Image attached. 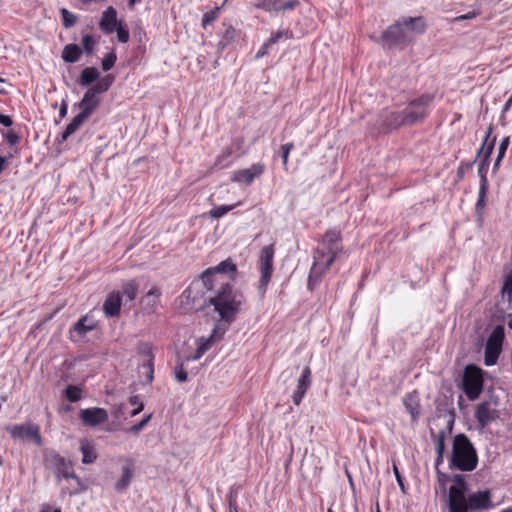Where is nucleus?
Returning a JSON list of instances; mask_svg holds the SVG:
<instances>
[{
  "mask_svg": "<svg viewBox=\"0 0 512 512\" xmlns=\"http://www.w3.org/2000/svg\"><path fill=\"white\" fill-rule=\"evenodd\" d=\"M43 465L46 469L52 470L57 480L74 479L80 482V477L72 470V464L65 457L61 456L56 450L46 448L43 451Z\"/></svg>",
  "mask_w": 512,
  "mask_h": 512,
  "instance_id": "6",
  "label": "nucleus"
},
{
  "mask_svg": "<svg viewBox=\"0 0 512 512\" xmlns=\"http://www.w3.org/2000/svg\"><path fill=\"white\" fill-rule=\"evenodd\" d=\"M101 97L95 95L88 89L85 91L82 98L83 111H81L87 117H91L92 114L98 109L101 104Z\"/></svg>",
  "mask_w": 512,
  "mask_h": 512,
  "instance_id": "28",
  "label": "nucleus"
},
{
  "mask_svg": "<svg viewBox=\"0 0 512 512\" xmlns=\"http://www.w3.org/2000/svg\"><path fill=\"white\" fill-rule=\"evenodd\" d=\"M78 417L84 426L95 427L108 420V413L104 408L91 407L80 409Z\"/></svg>",
  "mask_w": 512,
  "mask_h": 512,
  "instance_id": "14",
  "label": "nucleus"
},
{
  "mask_svg": "<svg viewBox=\"0 0 512 512\" xmlns=\"http://www.w3.org/2000/svg\"><path fill=\"white\" fill-rule=\"evenodd\" d=\"M311 377L312 373L310 367H304V369L302 370V374L297 381V387L292 394V402L294 405L299 406L301 404L306 392L311 386Z\"/></svg>",
  "mask_w": 512,
  "mask_h": 512,
  "instance_id": "20",
  "label": "nucleus"
},
{
  "mask_svg": "<svg viewBox=\"0 0 512 512\" xmlns=\"http://www.w3.org/2000/svg\"><path fill=\"white\" fill-rule=\"evenodd\" d=\"M438 489L441 491L443 497H446L447 484L452 481V476L443 471L436 472Z\"/></svg>",
  "mask_w": 512,
  "mask_h": 512,
  "instance_id": "54",
  "label": "nucleus"
},
{
  "mask_svg": "<svg viewBox=\"0 0 512 512\" xmlns=\"http://www.w3.org/2000/svg\"><path fill=\"white\" fill-rule=\"evenodd\" d=\"M97 43H98V41L94 35H92V34L83 35V37L81 39L82 53L85 52L87 55L93 54Z\"/></svg>",
  "mask_w": 512,
  "mask_h": 512,
  "instance_id": "45",
  "label": "nucleus"
},
{
  "mask_svg": "<svg viewBox=\"0 0 512 512\" xmlns=\"http://www.w3.org/2000/svg\"><path fill=\"white\" fill-rule=\"evenodd\" d=\"M221 12V7L215 6L213 9L205 12L202 17L201 26L203 29H207V27L216 21L219 18Z\"/></svg>",
  "mask_w": 512,
  "mask_h": 512,
  "instance_id": "48",
  "label": "nucleus"
},
{
  "mask_svg": "<svg viewBox=\"0 0 512 512\" xmlns=\"http://www.w3.org/2000/svg\"><path fill=\"white\" fill-rule=\"evenodd\" d=\"M300 5L299 0H258L254 3V8L265 12L280 13L292 11Z\"/></svg>",
  "mask_w": 512,
  "mask_h": 512,
  "instance_id": "13",
  "label": "nucleus"
},
{
  "mask_svg": "<svg viewBox=\"0 0 512 512\" xmlns=\"http://www.w3.org/2000/svg\"><path fill=\"white\" fill-rule=\"evenodd\" d=\"M274 255L275 249L273 244L264 246L260 250L259 259L257 262V266L260 272L257 291L261 298H264L273 275Z\"/></svg>",
  "mask_w": 512,
  "mask_h": 512,
  "instance_id": "7",
  "label": "nucleus"
},
{
  "mask_svg": "<svg viewBox=\"0 0 512 512\" xmlns=\"http://www.w3.org/2000/svg\"><path fill=\"white\" fill-rule=\"evenodd\" d=\"M501 351V347L486 344L484 351V364L488 367L495 365L498 361Z\"/></svg>",
  "mask_w": 512,
  "mask_h": 512,
  "instance_id": "39",
  "label": "nucleus"
},
{
  "mask_svg": "<svg viewBox=\"0 0 512 512\" xmlns=\"http://www.w3.org/2000/svg\"><path fill=\"white\" fill-rule=\"evenodd\" d=\"M476 163V159L472 161H461L457 171H456V182H461L465 178V174L467 171L471 170L474 164Z\"/></svg>",
  "mask_w": 512,
  "mask_h": 512,
  "instance_id": "52",
  "label": "nucleus"
},
{
  "mask_svg": "<svg viewBox=\"0 0 512 512\" xmlns=\"http://www.w3.org/2000/svg\"><path fill=\"white\" fill-rule=\"evenodd\" d=\"M294 143L293 142H288V143H285V144H282L281 147H280V150L274 154V158L276 157V155H279L282 159V164H283V168L284 170H288V160H289V155H290V152L292 149H294Z\"/></svg>",
  "mask_w": 512,
  "mask_h": 512,
  "instance_id": "47",
  "label": "nucleus"
},
{
  "mask_svg": "<svg viewBox=\"0 0 512 512\" xmlns=\"http://www.w3.org/2000/svg\"><path fill=\"white\" fill-rule=\"evenodd\" d=\"M230 325H227V324H224V323H221V324H215L212 331H211V334L209 335V339L213 342V343H216L220 340H222L228 330Z\"/></svg>",
  "mask_w": 512,
  "mask_h": 512,
  "instance_id": "49",
  "label": "nucleus"
},
{
  "mask_svg": "<svg viewBox=\"0 0 512 512\" xmlns=\"http://www.w3.org/2000/svg\"><path fill=\"white\" fill-rule=\"evenodd\" d=\"M214 343L208 337H200L196 340L197 354L204 355Z\"/></svg>",
  "mask_w": 512,
  "mask_h": 512,
  "instance_id": "62",
  "label": "nucleus"
},
{
  "mask_svg": "<svg viewBox=\"0 0 512 512\" xmlns=\"http://www.w3.org/2000/svg\"><path fill=\"white\" fill-rule=\"evenodd\" d=\"M474 417L481 428H485L489 423L495 421L499 417V413L496 409L490 408L488 401L479 403L476 407Z\"/></svg>",
  "mask_w": 512,
  "mask_h": 512,
  "instance_id": "21",
  "label": "nucleus"
},
{
  "mask_svg": "<svg viewBox=\"0 0 512 512\" xmlns=\"http://www.w3.org/2000/svg\"><path fill=\"white\" fill-rule=\"evenodd\" d=\"M153 414L149 413L145 415L138 423L132 425L131 427L127 428V432L137 435L139 432H141L145 426L149 423V421L152 419Z\"/></svg>",
  "mask_w": 512,
  "mask_h": 512,
  "instance_id": "61",
  "label": "nucleus"
},
{
  "mask_svg": "<svg viewBox=\"0 0 512 512\" xmlns=\"http://www.w3.org/2000/svg\"><path fill=\"white\" fill-rule=\"evenodd\" d=\"M115 79L116 77L112 73L106 74L103 77L100 76V78L95 82V84L88 88V90L94 93L95 95L100 96L112 87V85L115 82Z\"/></svg>",
  "mask_w": 512,
  "mask_h": 512,
  "instance_id": "29",
  "label": "nucleus"
},
{
  "mask_svg": "<svg viewBox=\"0 0 512 512\" xmlns=\"http://www.w3.org/2000/svg\"><path fill=\"white\" fill-rule=\"evenodd\" d=\"M424 16L400 17L389 25L376 39L384 50H404L415 42V37L423 35L427 30Z\"/></svg>",
  "mask_w": 512,
  "mask_h": 512,
  "instance_id": "2",
  "label": "nucleus"
},
{
  "mask_svg": "<svg viewBox=\"0 0 512 512\" xmlns=\"http://www.w3.org/2000/svg\"><path fill=\"white\" fill-rule=\"evenodd\" d=\"M245 138L243 136H235L232 138L230 144L225 147L221 153L216 157L215 167L225 168L228 167L232 161L229 160L231 156L239 158L246 153L244 149Z\"/></svg>",
  "mask_w": 512,
  "mask_h": 512,
  "instance_id": "12",
  "label": "nucleus"
},
{
  "mask_svg": "<svg viewBox=\"0 0 512 512\" xmlns=\"http://www.w3.org/2000/svg\"><path fill=\"white\" fill-rule=\"evenodd\" d=\"M1 135L10 147L16 146L21 141V136L14 129L1 130Z\"/></svg>",
  "mask_w": 512,
  "mask_h": 512,
  "instance_id": "53",
  "label": "nucleus"
},
{
  "mask_svg": "<svg viewBox=\"0 0 512 512\" xmlns=\"http://www.w3.org/2000/svg\"><path fill=\"white\" fill-rule=\"evenodd\" d=\"M246 303L244 294L229 282L223 283L216 294L204 302L203 307L213 306L218 321L231 325Z\"/></svg>",
  "mask_w": 512,
  "mask_h": 512,
  "instance_id": "3",
  "label": "nucleus"
},
{
  "mask_svg": "<svg viewBox=\"0 0 512 512\" xmlns=\"http://www.w3.org/2000/svg\"><path fill=\"white\" fill-rule=\"evenodd\" d=\"M485 371L476 364H467L464 367L459 387L470 401L479 398L484 388Z\"/></svg>",
  "mask_w": 512,
  "mask_h": 512,
  "instance_id": "5",
  "label": "nucleus"
},
{
  "mask_svg": "<svg viewBox=\"0 0 512 512\" xmlns=\"http://www.w3.org/2000/svg\"><path fill=\"white\" fill-rule=\"evenodd\" d=\"M115 32L118 42L127 43L129 41L130 32L128 25L124 20L117 26V30H115Z\"/></svg>",
  "mask_w": 512,
  "mask_h": 512,
  "instance_id": "55",
  "label": "nucleus"
},
{
  "mask_svg": "<svg viewBox=\"0 0 512 512\" xmlns=\"http://www.w3.org/2000/svg\"><path fill=\"white\" fill-rule=\"evenodd\" d=\"M88 119L89 117L84 115L82 112H79L66 125L68 132H72V134H74Z\"/></svg>",
  "mask_w": 512,
  "mask_h": 512,
  "instance_id": "50",
  "label": "nucleus"
},
{
  "mask_svg": "<svg viewBox=\"0 0 512 512\" xmlns=\"http://www.w3.org/2000/svg\"><path fill=\"white\" fill-rule=\"evenodd\" d=\"M210 274H214L215 276L218 274L228 275L229 278L234 281L238 275V268L231 258H227L216 266L207 268L205 275L208 276Z\"/></svg>",
  "mask_w": 512,
  "mask_h": 512,
  "instance_id": "24",
  "label": "nucleus"
},
{
  "mask_svg": "<svg viewBox=\"0 0 512 512\" xmlns=\"http://www.w3.org/2000/svg\"><path fill=\"white\" fill-rule=\"evenodd\" d=\"M293 39L294 33L289 28L283 30H277L271 33V36L266 40V42L272 46L279 42L280 39Z\"/></svg>",
  "mask_w": 512,
  "mask_h": 512,
  "instance_id": "44",
  "label": "nucleus"
},
{
  "mask_svg": "<svg viewBox=\"0 0 512 512\" xmlns=\"http://www.w3.org/2000/svg\"><path fill=\"white\" fill-rule=\"evenodd\" d=\"M6 431L13 439L22 441L31 440L39 447L43 445L40 427L37 424L25 422L22 424L9 425L6 427Z\"/></svg>",
  "mask_w": 512,
  "mask_h": 512,
  "instance_id": "11",
  "label": "nucleus"
},
{
  "mask_svg": "<svg viewBox=\"0 0 512 512\" xmlns=\"http://www.w3.org/2000/svg\"><path fill=\"white\" fill-rule=\"evenodd\" d=\"M142 366L145 369L147 383L151 384L154 380V360L146 359Z\"/></svg>",
  "mask_w": 512,
  "mask_h": 512,
  "instance_id": "63",
  "label": "nucleus"
},
{
  "mask_svg": "<svg viewBox=\"0 0 512 512\" xmlns=\"http://www.w3.org/2000/svg\"><path fill=\"white\" fill-rule=\"evenodd\" d=\"M265 171L264 163H254L249 168L240 169L233 173L231 180L237 183H244L249 186L260 177Z\"/></svg>",
  "mask_w": 512,
  "mask_h": 512,
  "instance_id": "15",
  "label": "nucleus"
},
{
  "mask_svg": "<svg viewBox=\"0 0 512 512\" xmlns=\"http://www.w3.org/2000/svg\"><path fill=\"white\" fill-rule=\"evenodd\" d=\"M115 79L116 77L112 73L106 74L103 77L100 76V78L95 82V84L88 88V90L94 93L95 95L100 96L112 87V85L115 82Z\"/></svg>",
  "mask_w": 512,
  "mask_h": 512,
  "instance_id": "33",
  "label": "nucleus"
},
{
  "mask_svg": "<svg viewBox=\"0 0 512 512\" xmlns=\"http://www.w3.org/2000/svg\"><path fill=\"white\" fill-rule=\"evenodd\" d=\"M477 450L465 433H458L453 437L452 450L448 456V466L451 470L472 472L477 468Z\"/></svg>",
  "mask_w": 512,
  "mask_h": 512,
  "instance_id": "4",
  "label": "nucleus"
},
{
  "mask_svg": "<svg viewBox=\"0 0 512 512\" xmlns=\"http://www.w3.org/2000/svg\"><path fill=\"white\" fill-rule=\"evenodd\" d=\"M129 403L134 406V409L130 412L131 417H135L140 414L144 409V403L139 395H131L129 397Z\"/></svg>",
  "mask_w": 512,
  "mask_h": 512,
  "instance_id": "60",
  "label": "nucleus"
},
{
  "mask_svg": "<svg viewBox=\"0 0 512 512\" xmlns=\"http://www.w3.org/2000/svg\"><path fill=\"white\" fill-rule=\"evenodd\" d=\"M115 79L116 77L112 73L106 74L103 77L100 76V78L95 82V84L88 88V90L94 93L95 95L100 96L112 87V85L115 82Z\"/></svg>",
  "mask_w": 512,
  "mask_h": 512,
  "instance_id": "31",
  "label": "nucleus"
},
{
  "mask_svg": "<svg viewBox=\"0 0 512 512\" xmlns=\"http://www.w3.org/2000/svg\"><path fill=\"white\" fill-rule=\"evenodd\" d=\"M80 451L82 453V463L92 464L97 460V452L94 444L88 439H82L80 442Z\"/></svg>",
  "mask_w": 512,
  "mask_h": 512,
  "instance_id": "35",
  "label": "nucleus"
},
{
  "mask_svg": "<svg viewBox=\"0 0 512 512\" xmlns=\"http://www.w3.org/2000/svg\"><path fill=\"white\" fill-rule=\"evenodd\" d=\"M115 79L116 77L112 73L106 74L103 77L100 76V78L95 82V84L88 88V90L94 93L95 95L100 96L112 87V85L115 82Z\"/></svg>",
  "mask_w": 512,
  "mask_h": 512,
  "instance_id": "32",
  "label": "nucleus"
},
{
  "mask_svg": "<svg viewBox=\"0 0 512 512\" xmlns=\"http://www.w3.org/2000/svg\"><path fill=\"white\" fill-rule=\"evenodd\" d=\"M434 98V94L425 92L418 97L409 99L406 106L401 110L383 108L371 127V133L387 135L403 127L423 124L430 116Z\"/></svg>",
  "mask_w": 512,
  "mask_h": 512,
  "instance_id": "1",
  "label": "nucleus"
},
{
  "mask_svg": "<svg viewBox=\"0 0 512 512\" xmlns=\"http://www.w3.org/2000/svg\"><path fill=\"white\" fill-rule=\"evenodd\" d=\"M240 204H241V202L239 201L232 205L216 206L209 211V216L214 219H219V218L225 216L228 212L232 211L234 208H236Z\"/></svg>",
  "mask_w": 512,
  "mask_h": 512,
  "instance_id": "46",
  "label": "nucleus"
},
{
  "mask_svg": "<svg viewBox=\"0 0 512 512\" xmlns=\"http://www.w3.org/2000/svg\"><path fill=\"white\" fill-rule=\"evenodd\" d=\"M490 160L488 159H480L478 163V176L480 178L479 183V192L478 199L475 204V214L477 216L478 221L482 222L484 217V210L486 207V198L489 189V182L487 178V172L489 169Z\"/></svg>",
  "mask_w": 512,
  "mask_h": 512,
  "instance_id": "10",
  "label": "nucleus"
},
{
  "mask_svg": "<svg viewBox=\"0 0 512 512\" xmlns=\"http://www.w3.org/2000/svg\"><path fill=\"white\" fill-rule=\"evenodd\" d=\"M139 284L136 280H129L122 285V297L125 296L129 301H134L137 297Z\"/></svg>",
  "mask_w": 512,
  "mask_h": 512,
  "instance_id": "41",
  "label": "nucleus"
},
{
  "mask_svg": "<svg viewBox=\"0 0 512 512\" xmlns=\"http://www.w3.org/2000/svg\"><path fill=\"white\" fill-rule=\"evenodd\" d=\"M100 330L99 321L95 319L92 311L81 316L68 330L67 338L74 344L84 340L88 333Z\"/></svg>",
  "mask_w": 512,
  "mask_h": 512,
  "instance_id": "9",
  "label": "nucleus"
},
{
  "mask_svg": "<svg viewBox=\"0 0 512 512\" xmlns=\"http://www.w3.org/2000/svg\"><path fill=\"white\" fill-rule=\"evenodd\" d=\"M505 340V328L503 324H498L494 327L490 335L488 336L486 344L498 346L502 348Z\"/></svg>",
  "mask_w": 512,
  "mask_h": 512,
  "instance_id": "38",
  "label": "nucleus"
},
{
  "mask_svg": "<svg viewBox=\"0 0 512 512\" xmlns=\"http://www.w3.org/2000/svg\"><path fill=\"white\" fill-rule=\"evenodd\" d=\"M121 21L123 19L117 18V10L113 6H108L101 14L99 28L104 34L110 35L117 30Z\"/></svg>",
  "mask_w": 512,
  "mask_h": 512,
  "instance_id": "19",
  "label": "nucleus"
},
{
  "mask_svg": "<svg viewBox=\"0 0 512 512\" xmlns=\"http://www.w3.org/2000/svg\"><path fill=\"white\" fill-rule=\"evenodd\" d=\"M403 406L407 413H409L412 424H417L421 416V400L419 392L414 389L404 395Z\"/></svg>",
  "mask_w": 512,
  "mask_h": 512,
  "instance_id": "17",
  "label": "nucleus"
},
{
  "mask_svg": "<svg viewBox=\"0 0 512 512\" xmlns=\"http://www.w3.org/2000/svg\"><path fill=\"white\" fill-rule=\"evenodd\" d=\"M501 294L503 298H507L509 301L512 299V271L504 277Z\"/></svg>",
  "mask_w": 512,
  "mask_h": 512,
  "instance_id": "58",
  "label": "nucleus"
},
{
  "mask_svg": "<svg viewBox=\"0 0 512 512\" xmlns=\"http://www.w3.org/2000/svg\"><path fill=\"white\" fill-rule=\"evenodd\" d=\"M115 79L116 77L112 73L106 74L103 77L100 76V78L95 82V84L88 88V90L94 93L95 95L100 96L112 87V85L115 82Z\"/></svg>",
  "mask_w": 512,
  "mask_h": 512,
  "instance_id": "30",
  "label": "nucleus"
},
{
  "mask_svg": "<svg viewBox=\"0 0 512 512\" xmlns=\"http://www.w3.org/2000/svg\"><path fill=\"white\" fill-rule=\"evenodd\" d=\"M64 397L71 403H76L82 398V389L79 386L69 384L63 391Z\"/></svg>",
  "mask_w": 512,
  "mask_h": 512,
  "instance_id": "43",
  "label": "nucleus"
},
{
  "mask_svg": "<svg viewBox=\"0 0 512 512\" xmlns=\"http://www.w3.org/2000/svg\"><path fill=\"white\" fill-rule=\"evenodd\" d=\"M325 274L324 270L317 267V262L314 261L310 269L307 279V289L313 292L321 283L322 276Z\"/></svg>",
  "mask_w": 512,
  "mask_h": 512,
  "instance_id": "37",
  "label": "nucleus"
},
{
  "mask_svg": "<svg viewBox=\"0 0 512 512\" xmlns=\"http://www.w3.org/2000/svg\"><path fill=\"white\" fill-rule=\"evenodd\" d=\"M392 469H393V473H394L396 482H397V484H398V486L400 488V491L403 494H406L407 493V488H406V485H405V479L402 476V474L400 473V471H399V469H398V467H397L395 462H393Z\"/></svg>",
  "mask_w": 512,
  "mask_h": 512,
  "instance_id": "64",
  "label": "nucleus"
},
{
  "mask_svg": "<svg viewBox=\"0 0 512 512\" xmlns=\"http://www.w3.org/2000/svg\"><path fill=\"white\" fill-rule=\"evenodd\" d=\"M134 467H135V462L133 459L128 458L125 460V463L122 466V475L116 481V483L114 485V489L118 493L125 492L128 489V487L130 486L133 476H134Z\"/></svg>",
  "mask_w": 512,
  "mask_h": 512,
  "instance_id": "23",
  "label": "nucleus"
},
{
  "mask_svg": "<svg viewBox=\"0 0 512 512\" xmlns=\"http://www.w3.org/2000/svg\"><path fill=\"white\" fill-rule=\"evenodd\" d=\"M122 294L120 291L110 292L104 300L102 309L108 318L118 317L121 312Z\"/></svg>",
  "mask_w": 512,
  "mask_h": 512,
  "instance_id": "22",
  "label": "nucleus"
},
{
  "mask_svg": "<svg viewBox=\"0 0 512 512\" xmlns=\"http://www.w3.org/2000/svg\"><path fill=\"white\" fill-rule=\"evenodd\" d=\"M469 485L464 474H453L452 485L446 493L445 501L449 512H459L467 498Z\"/></svg>",
  "mask_w": 512,
  "mask_h": 512,
  "instance_id": "8",
  "label": "nucleus"
},
{
  "mask_svg": "<svg viewBox=\"0 0 512 512\" xmlns=\"http://www.w3.org/2000/svg\"><path fill=\"white\" fill-rule=\"evenodd\" d=\"M138 354L146 357V359L155 360L153 346L149 342H140L137 347Z\"/></svg>",
  "mask_w": 512,
  "mask_h": 512,
  "instance_id": "59",
  "label": "nucleus"
},
{
  "mask_svg": "<svg viewBox=\"0 0 512 512\" xmlns=\"http://www.w3.org/2000/svg\"><path fill=\"white\" fill-rule=\"evenodd\" d=\"M223 30L218 35L220 40L217 44L218 51L223 52L229 45L236 42L241 37V30L236 29L230 22L224 20L222 23Z\"/></svg>",
  "mask_w": 512,
  "mask_h": 512,
  "instance_id": "18",
  "label": "nucleus"
},
{
  "mask_svg": "<svg viewBox=\"0 0 512 512\" xmlns=\"http://www.w3.org/2000/svg\"><path fill=\"white\" fill-rule=\"evenodd\" d=\"M82 56V49L76 43H70L64 46L61 57L65 63H76Z\"/></svg>",
  "mask_w": 512,
  "mask_h": 512,
  "instance_id": "36",
  "label": "nucleus"
},
{
  "mask_svg": "<svg viewBox=\"0 0 512 512\" xmlns=\"http://www.w3.org/2000/svg\"><path fill=\"white\" fill-rule=\"evenodd\" d=\"M117 61V55L114 49L105 55L101 62V68L104 72L110 71Z\"/></svg>",
  "mask_w": 512,
  "mask_h": 512,
  "instance_id": "56",
  "label": "nucleus"
},
{
  "mask_svg": "<svg viewBox=\"0 0 512 512\" xmlns=\"http://www.w3.org/2000/svg\"><path fill=\"white\" fill-rule=\"evenodd\" d=\"M493 125L490 124L487 127V130L485 132V136L482 140L481 146L484 151V159L491 160V155L495 149V144L497 140V136L493 135Z\"/></svg>",
  "mask_w": 512,
  "mask_h": 512,
  "instance_id": "34",
  "label": "nucleus"
},
{
  "mask_svg": "<svg viewBox=\"0 0 512 512\" xmlns=\"http://www.w3.org/2000/svg\"><path fill=\"white\" fill-rule=\"evenodd\" d=\"M132 34L136 43L146 44L148 40L147 33L140 23L133 26Z\"/></svg>",
  "mask_w": 512,
  "mask_h": 512,
  "instance_id": "57",
  "label": "nucleus"
},
{
  "mask_svg": "<svg viewBox=\"0 0 512 512\" xmlns=\"http://www.w3.org/2000/svg\"><path fill=\"white\" fill-rule=\"evenodd\" d=\"M184 365L185 363L184 361H182V357L180 355H177L176 365L173 368V375L179 383L187 382L189 379L188 373L185 370Z\"/></svg>",
  "mask_w": 512,
  "mask_h": 512,
  "instance_id": "42",
  "label": "nucleus"
},
{
  "mask_svg": "<svg viewBox=\"0 0 512 512\" xmlns=\"http://www.w3.org/2000/svg\"><path fill=\"white\" fill-rule=\"evenodd\" d=\"M435 415L437 418H446L451 413H456L453 407L452 395L440 394L435 401Z\"/></svg>",
  "mask_w": 512,
  "mask_h": 512,
  "instance_id": "26",
  "label": "nucleus"
},
{
  "mask_svg": "<svg viewBox=\"0 0 512 512\" xmlns=\"http://www.w3.org/2000/svg\"><path fill=\"white\" fill-rule=\"evenodd\" d=\"M430 434L432 438H435V452L436 458L434 463L435 472L441 471L440 466L444 462V454H445V439H446V431L440 430L437 434H435L433 429H430Z\"/></svg>",
  "mask_w": 512,
  "mask_h": 512,
  "instance_id": "25",
  "label": "nucleus"
},
{
  "mask_svg": "<svg viewBox=\"0 0 512 512\" xmlns=\"http://www.w3.org/2000/svg\"><path fill=\"white\" fill-rule=\"evenodd\" d=\"M59 13L64 28L68 29L75 25L77 22V16L66 8H60Z\"/></svg>",
  "mask_w": 512,
  "mask_h": 512,
  "instance_id": "51",
  "label": "nucleus"
},
{
  "mask_svg": "<svg viewBox=\"0 0 512 512\" xmlns=\"http://www.w3.org/2000/svg\"><path fill=\"white\" fill-rule=\"evenodd\" d=\"M343 236L340 229L333 227L325 231L318 243L323 245L327 252H343Z\"/></svg>",
  "mask_w": 512,
  "mask_h": 512,
  "instance_id": "16",
  "label": "nucleus"
},
{
  "mask_svg": "<svg viewBox=\"0 0 512 512\" xmlns=\"http://www.w3.org/2000/svg\"><path fill=\"white\" fill-rule=\"evenodd\" d=\"M146 50V44L136 43V45L131 50V55L128 60V64L132 66L140 65L146 54Z\"/></svg>",
  "mask_w": 512,
  "mask_h": 512,
  "instance_id": "40",
  "label": "nucleus"
},
{
  "mask_svg": "<svg viewBox=\"0 0 512 512\" xmlns=\"http://www.w3.org/2000/svg\"><path fill=\"white\" fill-rule=\"evenodd\" d=\"M100 78V71L94 67L89 66L85 67L79 75V78L77 79V84L84 88H90L92 85L95 84V82Z\"/></svg>",
  "mask_w": 512,
  "mask_h": 512,
  "instance_id": "27",
  "label": "nucleus"
}]
</instances>
